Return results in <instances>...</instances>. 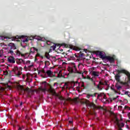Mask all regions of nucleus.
Returning <instances> with one entry per match:
<instances>
[{"label": "nucleus", "instance_id": "nucleus-1", "mask_svg": "<svg viewBox=\"0 0 130 130\" xmlns=\"http://www.w3.org/2000/svg\"><path fill=\"white\" fill-rule=\"evenodd\" d=\"M87 106L92 109V111H90L89 114L90 115H96V113L95 112V109H98V106H96L93 103H89L87 104Z\"/></svg>", "mask_w": 130, "mask_h": 130}, {"label": "nucleus", "instance_id": "nucleus-2", "mask_svg": "<svg viewBox=\"0 0 130 130\" xmlns=\"http://www.w3.org/2000/svg\"><path fill=\"white\" fill-rule=\"evenodd\" d=\"M17 89L21 94H25V91H27V89H24L23 86L19 84L18 82L17 83Z\"/></svg>", "mask_w": 130, "mask_h": 130}, {"label": "nucleus", "instance_id": "nucleus-3", "mask_svg": "<svg viewBox=\"0 0 130 130\" xmlns=\"http://www.w3.org/2000/svg\"><path fill=\"white\" fill-rule=\"evenodd\" d=\"M72 66H70L72 70L74 71V74H79L80 75H83V72L78 71L77 69V66H76V64L75 63H72Z\"/></svg>", "mask_w": 130, "mask_h": 130}, {"label": "nucleus", "instance_id": "nucleus-4", "mask_svg": "<svg viewBox=\"0 0 130 130\" xmlns=\"http://www.w3.org/2000/svg\"><path fill=\"white\" fill-rule=\"evenodd\" d=\"M95 54H96V55H99L100 58H102V59H105V57L107 56L105 55V53L99 51L95 52Z\"/></svg>", "mask_w": 130, "mask_h": 130}, {"label": "nucleus", "instance_id": "nucleus-5", "mask_svg": "<svg viewBox=\"0 0 130 130\" xmlns=\"http://www.w3.org/2000/svg\"><path fill=\"white\" fill-rule=\"evenodd\" d=\"M105 59H107V60H108L110 63H112L113 62H114L115 61V59L113 57H111L110 56H107L105 57Z\"/></svg>", "mask_w": 130, "mask_h": 130}, {"label": "nucleus", "instance_id": "nucleus-6", "mask_svg": "<svg viewBox=\"0 0 130 130\" xmlns=\"http://www.w3.org/2000/svg\"><path fill=\"white\" fill-rule=\"evenodd\" d=\"M84 56V53L80 51L79 53H75V57L76 58H81V57H83Z\"/></svg>", "mask_w": 130, "mask_h": 130}, {"label": "nucleus", "instance_id": "nucleus-7", "mask_svg": "<svg viewBox=\"0 0 130 130\" xmlns=\"http://www.w3.org/2000/svg\"><path fill=\"white\" fill-rule=\"evenodd\" d=\"M8 61L11 63H15L16 62V61L15 60V58L13 56H11L9 58Z\"/></svg>", "mask_w": 130, "mask_h": 130}, {"label": "nucleus", "instance_id": "nucleus-8", "mask_svg": "<svg viewBox=\"0 0 130 130\" xmlns=\"http://www.w3.org/2000/svg\"><path fill=\"white\" fill-rule=\"evenodd\" d=\"M11 73L13 76H17V67H15L12 70Z\"/></svg>", "mask_w": 130, "mask_h": 130}, {"label": "nucleus", "instance_id": "nucleus-9", "mask_svg": "<svg viewBox=\"0 0 130 130\" xmlns=\"http://www.w3.org/2000/svg\"><path fill=\"white\" fill-rule=\"evenodd\" d=\"M8 46H10L11 47V49H16L17 48L16 47V46H15V44L13 43H9L8 45Z\"/></svg>", "mask_w": 130, "mask_h": 130}, {"label": "nucleus", "instance_id": "nucleus-10", "mask_svg": "<svg viewBox=\"0 0 130 130\" xmlns=\"http://www.w3.org/2000/svg\"><path fill=\"white\" fill-rule=\"evenodd\" d=\"M59 44H54V45L50 47V49H52V50H55V48L59 46Z\"/></svg>", "mask_w": 130, "mask_h": 130}, {"label": "nucleus", "instance_id": "nucleus-11", "mask_svg": "<svg viewBox=\"0 0 130 130\" xmlns=\"http://www.w3.org/2000/svg\"><path fill=\"white\" fill-rule=\"evenodd\" d=\"M76 54H72L70 56H69V57H70V59H71V60H75L76 59H77V57H76Z\"/></svg>", "mask_w": 130, "mask_h": 130}, {"label": "nucleus", "instance_id": "nucleus-12", "mask_svg": "<svg viewBox=\"0 0 130 130\" xmlns=\"http://www.w3.org/2000/svg\"><path fill=\"white\" fill-rule=\"evenodd\" d=\"M22 62H25L23 59H22L21 58H17V64H21Z\"/></svg>", "mask_w": 130, "mask_h": 130}, {"label": "nucleus", "instance_id": "nucleus-13", "mask_svg": "<svg viewBox=\"0 0 130 130\" xmlns=\"http://www.w3.org/2000/svg\"><path fill=\"white\" fill-rule=\"evenodd\" d=\"M58 50L57 51V53H61L62 54H66V53L64 52H63V53H61L62 52V51H63V50L61 48H60V46H59V48H58Z\"/></svg>", "mask_w": 130, "mask_h": 130}, {"label": "nucleus", "instance_id": "nucleus-14", "mask_svg": "<svg viewBox=\"0 0 130 130\" xmlns=\"http://www.w3.org/2000/svg\"><path fill=\"white\" fill-rule=\"evenodd\" d=\"M17 42H18L19 41H20V40H19V39H24V38H25V37H27L25 36H17Z\"/></svg>", "mask_w": 130, "mask_h": 130}, {"label": "nucleus", "instance_id": "nucleus-15", "mask_svg": "<svg viewBox=\"0 0 130 130\" xmlns=\"http://www.w3.org/2000/svg\"><path fill=\"white\" fill-rule=\"evenodd\" d=\"M46 73L49 77H51V75H52L53 72L50 70H48Z\"/></svg>", "mask_w": 130, "mask_h": 130}, {"label": "nucleus", "instance_id": "nucleus-16", "mask_svg": "<svg viewBox=\"0 0 130 130\" xmlns=\"http://www.w3.org/2000/svg\"><path fill=\"white\" fill-rule=\"evenodd\" d=\"M68 71L71 73V74H75V71L73 70L71 67H69L68 68Z\"/></svg>", "mask_w": 130, "mask_h": 130}, {"label": "nucleus", "instance_id": "nucleus-17", "mask_svg": "<svg viewBox=\"0 0 130 130\" xmlns=\"http://www.w3.org/2000/svg\"><path fill=\"white\" fill-rule=\"evenodd\" d=\"M115 87L117 88V89L118 90V91H119V90H120V89H121V88H122L121 86L118 85V83L116 84Z\"/></svg>", "mask_w": 130, "mask_h": 130}, {"label": "nucleus", "instance_id": "nucleus-18", "mask_svg": "<svg viewBox=\"0 0 130 130\" xmlns=\"http://www.w3.org/2000/svg\"><path fill=\"white\" fill-rule=\"evenodd\" d=\"M17 55H18V56H20V55H21V56H22V57H23V56H24V54H22V53H21V52H20V51L19 50H17Z\"/></svg>", "mask_w": 130, "mask_h": 130}, {"label": "nucleus", "instance_id": "nucleus-19", "mask_svg": "<svg viewBox=\"0 0 130 130\" xmlns=\"http://www.w3.org/2000/svg\"><path fill=\"white\" fill-rule=\"evenodd\" d=\"M45 56L46 58H47V59H49V58H50V57H49V53L47 52L45 53Z\"/></svg>", "mask_w": 130, "mask_h": 130}, {"label": "nucleus", "instance_id": "nucleus-20", "mask_svg": "<svg viewBox=\"0 0 130 130\" xmlns=\"http://www.w3.org/2000/svg\"><path fill=\"white\" fill-rule=\"evenodd\" d=\"M4 85H5L6 88H8V89H9V90H11V86H10V85H9V84L8 83H4Z\"/></svg>", "mask_w": 130, "mask_h": 130}, {"label": "nucleus", "instance_id": "nucleus-21", "mask_svg": "<svg viewBox=\"0 0 130 130\" xmlns=\"http://www.w3.org/2000/svg\"><path fill=\"white\" fill-rule=\"evenodd\" d=\"M16 122H17V121L16 120H12V125H13V127H15L16 126Z\"/></svg>", "mask_w": 130, "mask_h": 130}, {"label": "nucleus", "instance_id": "nucleus-22", "mask_svg": "<svg viewBox=\"0 0 130 130\" xmlns=\"http://www.w3.org/2000/svg\"><path fill=\"white\" fill-rule=\"evenodd\" d=\"M33 39H37V40H42L41 37H38V36H37L33 37Z\"/></svg>", "mask_w": 130, "mask_h": 130}, {"label": "nucleus", "instance_id": "nucleus-23", "mask_svg": "<svg viewBox=\"0 0 130 130\" xmlns=\"http://www.w3.org/2000/svg\"><path fill=\"white\" fill-rule=\"evenodd\" d=\"M92 74L94 77H98V76H99V75H98V73H97V72H96L95 71L92 72Z\"/></svg>", "mask_w": 130, "mask_h": 130}, {"label": "nucleus", "instance_id": "nucleus-24", "mask_svg": "<svg viewBox=\"0 0 130 130\" xmlns=\"http://www.w3.org/2000/svg\"><path fill=\"white\" fill-rule=\"evenodd\" d=\"M22 75V73L21 71H18L17 74V77L18 78H20V76Z\"/></svg>", "mask_w": 130, "mask_h": 130}, {"label": "nucleus", "instance_id": "nucleus-25", "mask_svg": "<svg viewBox=\"0 0 130 130\" xmlns=\"http://www.w3.org/2000/svg\"><path fill=\"white\" fill-rule=\"evenodd\" d=\"M21 41L23 43H25V42H28V41H29V39H28L27 38L25 39V40H22Z\"/></svg>", "mask_w": 130, "mask_h": 130}, {"label": "nucleus", "instance_id": "nucleus-26", "mask_svg": "<svg viewBox=\"0 0 130 130\" xmlns=\"http://www.w3.org/2000/svg\"><path fill=\"white\" fill-rule=\"evenodd\" d=\"M4 75H5V76H8L9 75V72H8V71H4Z\"/></svg>", "mask_w": 130, "mask_h": 130}, {"label": "nucleus", "instance_id": "nucleus-27", "mask_svg": "<svg viewBox=\"0 0 130 130\" xmlns=\"http://www.w3.org/2000/svg\"><path fill=\"white\" fill-rule=\"evenodd\" d=\"M119 96L118 95H117L116 97L113 98L112 99H111L110 101H112V100L114 101V100H116V99H117V98H118Z\"/></svg>", "mask_w": 130, "mask_h": 130}, {"label": "nucleus", "instance_id": "nucleus-28", "mask_svg": "<svg viewBox=\"0 0 130 130\" xmlns=\"http://www.w3.org/2000/svg\"><path fill=\"white\" fill-rule=\"evenodd\" d=\"M104 94V93H98V97H102V96H103Z\"/></svg>", "mask_w": 130, "mask_h": 130}, {"label": "nucleus", "instance_id": "nucleus-29", "mask_svg": "<svg viewBox=\"0 0 130 130\" xmlns=\"http://www.w3.org/2000/svg\"><path fill=\"white\" fill-rule=\"evenodd\" d=\"M92 96H93V94H88L86 96V98L89 99V98H90V97H92Z\"/></svg>", "mask_w": 130, "mask_h": 130}, {"label": "nucleus", "instance_id": "nucleus-30", "mask_svg": "<svg viewBox=\"0 0 130 130\" xmlns=\"http://www.w3.org/2000/svg\"><path fill=\"white\" fill-rule=\"evenodd\" d=\"M62 45H63V46L66 48H69V47H70V46L68 45L67 44H63Z\"/></svg>", "mask_w": 130, "mask_h": 130}, {"label": "nucleus", "instance_id": "nucleus-31", "mask_svg": "<svg viewBox=\"0 0 130 130\" xmlns=\"http://www.w3.org/2000/svg\"><path fill=\"white\" fill-rule=\"evenodd\" d=\"M97 88H98V90H99V91H101V90H102V88L100 87V85H98Z\"/></svg>", "mask_w": 130, "mask_h": 130}, {"label": "nucleus", "instance_id": "nucleus-32", "mask_svg": "<svg viewBox=\"0 0 130 130\" xmlns=\"http://www.w3.org/2000/svg\"><path fill=\"white\" fill-rule=\"evenodd\" d=\"M99 85V86H100V85H101L104 86V83L102 82V81H100Z\"/></svg>", "mask_w": 130, "mask_h": 130}, {"label": "nucleus", "instance_id": "nucleus-33", "mask_svg": "<svg viewBox=\"0 0 130 130\" xmlns=\"http://www.w3.org/2000/svg\"><path fill=\"white\" fill-rule=\"evenodd\" d=\"M69 130H78V128L77 127H74V128L69 129Z\"/></svg>", "mask_w": 130, "mask_h": 130}, {"label": "nucleus", "instance_id": "nucleus-34", "mask_svg": "<svg viewBox=\"0 0 130 130\" xmlns=\"http://www.w3.org/2000/svg\"><path fill=\"white\" fill-rule=\"evenodd\" d=\"M41 73H43L44 75H46V72H45V71L44 70H41Z\"/></svg>", "mask_w": 130, "mask_h": 130}, {"label": "nucleus", "instance_id": "nucleus-35", "mask_svg": "<svg viewBox=\"0 0 130 130\" xmlns=\"http://www.w3.org/2000/svg\"><path fill=\"white\" fill-rule=\"evenodd\" d=\"M111 90H112V91H114V92H115V93H117V91L114 88L111 87Z\"/></svg>", "mask_w": 130, "mask_h": 130}, {"label": "nucleus", "instance_id": "nucleus-36", "mask_svg": "<svg viewBox=\"0 0 130 130\" xmlns=\"http://www.w3.org/2000/svg\"><path fill=\"white\" fill-rule=\"evenodd\" d=\"M40 90L41 91H43V92H45V91H46V88H41Z\"/></svg>", "mask_w": 130, "mask_h": 130}, {"label": "nucleus", "instance_id": "nucleus-37", "mask_svg": "<svg viewBox=\"0 0 130 130\" xmlns=\"http://www.w3.org/2000/svg\"><path fill=\"white\" fill-rule=\"evenodd\" d=\"M104 85H106V86H109L108 83V81H105V82L104 83Z\"/></svg>", "mask_w": 130, "mask_h": 130}, {"label": "nucleus", "instance_id": "nucleus-38", "mask_svg": "<svg viewBox=\"0 0 130 130\" xmlns=\"http://www.w3.org/2000/svg\"><path fill=\"white\" fill-rule=\"evenodd\" d=\"M120 126L121 127H123V126H124V123H121L120 124Z\"/></svg>", "mask_w": 130, "mask_h": 130}, {"label": "nucleus", "instance_id": "nucleus-39", "mask_svg": "<svg viewBox=\"0 0 130 130\" xmlns=\"http://www.w3.org/2000/svg\"><path fill=\"white\" fill-rule=\"evenodd\" d=\"M66 101H72V99L69 98L66 100Z\"/></svg>", "mask_w": 130, "mask_h": 130}, {"label": "nucleus", "instance_id": "nucleus-40", "mask_svg": "<svg viewBox=\"0 0 130 130\" xmlns=\"http://www.w3.org/2000/svg\"><path fill=\"white\" fill-rule=\"evenodd\" d=\"M17 126L19 127L18 130H22V129H23V128H24V127H20V126L17 125Z\"/></svg>", "mask_w": 130, "mask_h": 130}, {"label": "nucleus", "instance_id": "nucleus-41", "mask_svg": "<svg viewBox=\"0 0 130 130\" xmlns=\"http://www.w3.org/2000/svg\"><path fill=\"white\" fill-rule=\"evenodd\" d=\"M9 53H11V54H13L14 52L13 51V50H12V49H10V50L9 51Z\"/></svg>", "mask_w": 130, "mask_h": 130}, {"label": "nucleus", "instance_id": "nucleus-42", "mask_svg": "<svg viewBox=\"0 0 130 130\" xmlns=\"http://www.w3.org/2000/svg\"><path fill=\"white\" fill-rule=\"evenodd\" d=\"M30 62H31V61L30 60H27V61H26L25 63H26V64H28L29 63H30Z\"/></svg>", "mask_w": 130, "mask_h": 130}, {"label": "nucleus", "instance_id": "nucleus-43", "mask_svg": "<svg viewBox=\"0 0 130 130\" xmlns=\"http://www.w3.org/2000/svg\"><path fill=\"white\" fill-rule=\"evenodd\" d=\"M34 50L36 51L37 52L38 51V49L35 48V47H34Z\"/></svg>", "mask_w": 130, "mask_h": 130}, {"label": "nucleus", "instance_id": "nucleus-44", "mask_svg": "<svg viewBox=\"0 0 130 130\" xmlns=\"http://www.w3.org/2000/svg\"><path fill=\"white\" fill-rule=\"evenodd\" d=\"M25 118L26 119H27V120H29V119H30V118L27 115L25 116Z\"/></svg>", "mask_w": 130, "mask_h": 130}, {"label": "nucleus", "instance_id": "nucleus-45", "mask_svg": "<svg viewBox=\"0 0 130 130\" xmlns=\"http://www.w3.org/2000/svg\"><path fill=\"white\" fill-rule=\"evenodd\" d=\"M16 39H17V37H15V38H12V41L16 40Z\"/></svg>", "mask_w": 130, "mask_h": 130}, {"label": "nucleus", "instance_id": "nucleus-46", "mask_svg": "<svg viewBox=\"0 0 130 130\" xmlns=\"http://www.w3.org/2000/svg\"><path fill=\"white\" fill-rule=\"evenodd\" d=\"M41 56V55L39 53H37V56Z\"/></svg>", "mask_w": 130, "mask_h": 130}, {"label": "nucleus", "instance_id": "nucleus-47", "mask_svg": "<svg viewBox=\"0 0 130 130\" xmlns=\"http://www.w3.org/2000/svg\"><path fill=\"white\" fill-rule=\"evenodd\" d=\"M47 44L48 45H50V42H49V41H47Z\"/></svg>", "mask_w": 130, "mask_h": 130}, {"label": "nucleus", "instance_id": "nucleus-48", "mask_svg": "<svg viewBox=\"0 0 130 130\" xmlns=\"http://www.w3.org/2000/svg\"><path fill=\"white\" fill-rule=\"evenodd\" d=\"M109 85H107V87L106 88V90L107 91V90H109Z\"/></svg>", "mask_w": 130, "mask_h": 130}, {"label": "nucleus", "instance_id": "nucleus-49", "mask_svg": "<svg viewBox=\"0 0 130 130\" xmlns=\"http://www.w3.org/2000/svg\"><path fill=\"white\" fill-rule=\"evenodd\" d=\"M115 120L117 122H118V119H117V117H115Z\"/></svg>", "mask_w": 130, "mask_h": 130}, {"label": "nucleus", "instance_id": "nucleus-50", "mask_svg": "<svg viewBox=\"0 0 130 130\" xmlns=\"http://www.w3.org/2000/svg\"><path fill=\"white\" fill-rule=\"evenodd\" d=\"M50 91L52 92V87L50 86Z\"/></svg>", "mask_w": 130, "mask_h": 130}, {"label": "nucleus", "instance_id": "nucleus-51", "mask_svg": "<svg viewBox=\"0 0 130 130\" xmlns=\"http://www.w3.org/2000/svg\"><path fill=\"white\" fill-rule=\"evenodd\" d=\"M128 91L125 92V95H128Z\"/></svg>", "mask_w": 130, "mask_h": 130}, {"label": "nucleus", "instance_id": "nucleus-52", "mask_svg": "<svg viewBox=\"0 0 130 130\" xmlns=\"http://www.w3.org/2000/svg\"><path fill=\"white\" fill-rule=\"evenodd\" d=\"M49 52H52V49H50L48 53H49Z\"/></svg>", "mask_w": 130, "mask_h": 130}, {"label": "nucleus", "instance_id": "nucleus-53", "mask_svg": "<svg viewBox=\"0 0 130 130\" xmlns=\"http://www.w3.org/2000/svg\"><path fill=\"white\" fill-rule=\"evenodd\" d=\"M93 96H91V97H96V93H94V94H92Z\"/></svg>", "mask_w": 130, "mask_h": 130}, {"label": "nucleus", "instance_id": "nucleus-54", "mask_svg": "<svg viewBox=\"0 0 130 130\" xmlns=\"http://www.w3.org/2000/svg\"><path fill=\"white\" fill-rule=\"evenodd\" d=\"M118 108H120V109H121V108H122V106H118Z\"/></svg>", "mask_w": 130, "mask_h": 130}, {"label": "nucleus", "instance_id": "nucleus-55", "mask_svg": "<svg viewBox=\"0 0 130 130\" xmlns=\"http://www.w3.org/2000/svg\"><path fill=\"white\" fill-rule=\"evenodd\" d=\"M47 62H49V61H45V64H46V63H47Z\"/></svg>", "mask_w": 130, "mask_h": 130}, {"label": "nucleus", "instance_id": "nucleus-56", "mask_svg": "<svg viewBox=\"0 0 130 130\" xmlns=\"http://www.w3.org/2000/svg\"><path fill=\"white\" fill-rule=\"evenodd\" d=\"M23 105V102H21L20 104V106H22Z\"/></svg>", "mask_w": 130, "mask_h": 130}, {"label": "nucleus", "instance_id": "nucleus-57", "mask_svg": "<svg viewBox=\"0 0 130 130\" xmlns=\"http://www.w3.org/2000/svg\"><path fill=\"white\" fill-rule=\"evenodd\" d=\"M69 123H73V121L72 120L69 121Z\"/></svg>", "mask_w": 130, "mask_h": 130}, {"label": "nucleus", "instance_id": "nucleus-58", "mask_svg": "<svg viewBox=\"0 0 130 130\" xmlns=\"http://www.w3.org/2000/svg\"><path fill=\"white\" fill-rule=\"evenodd\" d=\"M40 57H41V58H44V56L41 55Z\"/></svg>", "mask_w": 130, "mask_h": 130}, {"label": "nucleus", "instance_id": "nucleus-59", "mask_svg": "<svg viewBox=\"0 0 130 130\" xmlns=\"http://www.w3.org/2000/svg\"><path fill=\"white\" fill-rule=\"evenodd\" d=\"M42 84H46V81H44L42 83Z\"/></svg>", "mask_w": 130, "mask_h": 130}, {"label": "nucleus", "instance_id": "nucleus-60", "mask_svg": "<svg viewBox=\"0 0 130 130\" xmlns=\"http://www.w3.org/2000/svg\"><path fill=\"white\" fill-rule=\"evenodd\" d=\"M119 130H122V128H121V127H119Z\"/></svg>", "mask_w": 130, "mask_h": 130}, {"label": "nucleus", "instance_id": "nucleus-61", "mask_svg": "<svg viewBox=\"0 0 130 130\" xmlns=\"http://www.w3.org/2000/svg\"><path fill=\"white\" fill-rule=\"evenodd\" d=\"M31 67H33V65H30L28 66V68H31Z\"/></svg>", "mask_w": 130, "mask_h": 130}, {"label": "nucleus", "instance_id": "nucleus-62", "mask_svg": "<svg viewBox=\"0 0 130 130\" xmlns=\"http://www.w3.org/2000/svg\"><path fill=\"white\" fill-rule=\"evenodd\" d=\"M41 72V71H39L38 72V75H40Z\"/></svg>", "mask_w": 130, "mask_h": 130}, {"label": "nucleus", "instance_id": "nucleus-63", "mask_svg": "<svg viewBox=\"0 0 130 130\" xmlns=\"http://www.w3.org/2000/svg\"><path fill=\"white\" fill-rule=\"evenodd\" d=\"M104 99H106V95H104Z\"/></svg>", "mask_w": 130, "mask_h": 130}, {"label": "nucleus", "instance_id": "nucleus-64", "mask_svg": "<svg viewBox=\"0 0 130 130\" xmlns=\"http://www.w3.org/2000/svg\"><path fill=\"white\" fill-rule=\"evenodd\" d=\"M24 69H25V70H26V69H27V67H26V66H25V67H24Z\"/></svg>", "mask_w": 130, "mask_h": 130}]
</instances>
